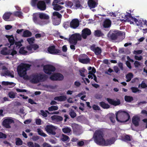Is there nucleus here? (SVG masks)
<instances>
[{
    "instance_id": "1",
    "label": "nucleus",
    "mask_w": 147,
    "mask_h": 147,
    "mask_svg": "<svg viewBox=\"0 0 147 147\" xmlns=\"http://www.w3.org/2000/svg\"><path fill=\"white\" fill-rule=\"evenodd\" d=\"M30 65L27 64H21L18 67V71L19 76L21 77L29 80L32 83H36L42 80L45 76L41 74H34L29 76H27L26 71L29 69Z\"/></svg>"
},
{
    "instance_id": "2",
    "label": "nucleus",
    "mask_w": 147,
    "mask_h": 147,
    "mask_svg": "<svg viewBox=\"0 0 147 147\" xmlns=\"http://www.w3.org/2000/svg\"><path fill=\"white\" fill-rule=\"evenodd\" d=\"M103 136L104 134L102 129H99L95 131L93 138L94 142L97 144L102 146L111 145L113 144L115 141L114 138L105 141Z\"/></svg>"
},
{
    "instance_id": "3",
    "label": "nucleus",
    "mask_w": 147,
    "mask_h": 147,
    "mask_svg": "<svg viewBox=\"0 0 147 147\" xmlns=\"http://www.w3.org/2000/svg\"><path fill=\"white\" fill-rule=\"evenodd\" d=\"M130 116L126 111L120 110L116 113V119L121 123H125L129 119Z\"/></svg>"
},
{
    "instance_id": "4",
    "label": "nucleus",
    "mask_w": 147,
    "mask_h": 147,
    "mask_svg": "<svg viewBox=\"0 0 147 147\" xmlns=\"http://www.w3.org/2000/svg\"><path fill=\"white\" fill-rule=\"evenodd\" d=\"M22 46L20 42H16L14 48L12 49H7L6 47L3 48L1 51V54L3 55H10L13 56L17 53V51L15 50V48L18 49Z\"/></svg>"
},
{
    "instance_id": "5",
    "label": "nucleus",
    "mask_w": 147,
    "mask_h": 147,
    "mask_svg": "<svg viewBox=\"0 0 147 147\" xmlns=\"http://www.w3.org/2000/svg\"><path fill=\"white\" fill-rule=\"evenodd\" d=\"M81 40V36L80 34L75 33L72 35L69 39L70 49L73 51L75 50V45H76L78 40Z\"/></svg>"
},
{
    "instance_id": "6",
    "label": "nucleus",
    "mask_w": 147,
    "mask_h": 147,
    "mask_svg": "<svg viewBox=\"0 0 147 147\" xmlns=\"http://www.w3.org/2000/svg\"><path fill=\"white\" fill-rule=\"evenodd\" d=\"M110 38L112 40L118 39L119 41H121L125 38V33L120 31H115L110 34Z\"/></svg>"
},
{
    "instance_id": "7",
    "label": "nucleus",
    "mask_w": 147,
    "mask_h": 147,
    "mask_svg": "<svg viewBox=\"0 0 147 147\" xmlns=\"http://www.w3.org/2000/svg\"><path fill=\"white\" fill-rule=\"evenodd\" d=\"M124 18L126 19L127 22H130L131 24H133L134 21L138 26H142V22H144V20L143 19L137 20L135 18L133 17L130 13L127 12V15H125Z\"/></svg>"
},
{
    "instance_id": "8",
    "label": "nucleus",
    "mask_w": 147,
    "mask_h": 147,
    "mask_svg": "<svg viewBox=\"0 0 147 147\" xmlns=\"http://www.w3.org/2000/svg\"><path fill=\"white\" fill-rule=\"evenodd\" d=\"M57 127L51 125H47V132L50 135H55L56 133L55 132L57 129Z\"/></svg>"
},
{
    "instance_id": "9",
    "label": "nucleus",
    "mask_w": 147,
    "mask_h": 147,
    "mask_svg": "<svg viewBox=\"0 0 147 147\" xmlns=\"http://www.w3.org/2000/svg\"><path fill=\"white\" fill-rule=\"evenodd\" d=\"M71 126L72 127L74 133L76 135H80L81 134L82 127L78 125L73 123L72 124Z\"/></svg>"
},
{
    "instance_id": "10",
    "label": "nucleus",
    "mask_w": 147,
    "mask_h": 147,
    "mask_svg": "<svg viewBox=\"0 0 147 147\" xmlns=\"http://www.w3.org/2000/svg\"><path fill=\"white\" fill-rule=\"evenodd\" d=\"M79 61L84 64H87L90 62V59L88 56L86 54H82L80 56L78 59Z\"/></svg>"
},
{
    "instance_id": "11",
    "label": "nucleus",
    "mask_w": 147,
    "mask_h": 147,
    "mask_svg": "<svg viewBox=\"0 0 147 147\" xmlns=\"http://www.w3.org/2000/svg\"><path fill=\"white\" fill-rule=\"evenodd\" d=\"M2 69L5 71L4 72L1 73V75L2 76H8L11 78L14 77V72L13 71H11L7 70V68L4 66H2Z\"/></svg>"
},
{
    "instance_id": "12",
    "label": "nucleus",
    "mask_w": 147,
    "mask_h": 147,
    "mask_svg": "<svg viewBox=\"0 0 147 147\" xmlns=\"http://www.w3.org/2000/svg\"><path fill=\"white\" fill-rule=\"evenodd\" d=\"M90 49L97 55H100L102 52L101 48L94 44L90 46Z\"/></svg>"
},
{
    "instance_id": "13",
    "label": "nucleus",
    "mask_w": 147,
    "mask_h": 147,
    "mask_svg": "<svg viewBox=\"0 0 147 147\" xmlns=\"http://www.w3.org/2000/svg\"><path fill=\"white\" fill-rule=\"evenodd\" d=\"M47 51L49 53L52 54H59V53H61L60 51L58 49H55L54 46L49 47L48 48Z\"/></svg>"
},
{
    "instance_id": "14",
    "label": "nucleus",
    "mask_w": 147,
    "mask_h": 147,
    "mask_svg": "<svg viewBox=\"0 0 147 147\" xmlns=\"http://www.w3.org/2000/svg\"><path fill=\"white\" fill-rule=\"evenodd\" d=\"M26 49L28 50V54L33 53L34 51L38 48L39 47L36 44L30 45L27 46Z\"/></svg>"
},
{
    "instance_id": "15",
    "label": "nucleus",
    "mask_w": 147,
    "mask_h": 147,
    "mask_svg": "<svg viewBox=\"0 0 147 147\" xmlns=\"http://www.w3.org/2000/svg\"><path fill=\"white\" fill-rule=\"evenodd\" d=\"M14 123V121L12 119L7 118L4 120L3 122V124L6 128H10L11 127L10 125Z\"/></svg>"
},
{
    "instance_id": "16",
    "label": "nucleus",
    "mask_w": 147,
    "mask_h": 147,
    "mask_svg": "<svg viewBox=\"0 0 147 147\" xmlns=\"http://www.w3.org/2000/svg\"><path fill=\"white\" fill-rule=\"evenodd\" d=\"M79 25V22L78 19L75 18L73 19L70 24V27L74 29H76Z\"/></svg>"
},
{
    "instance_id": "17",
    "label": "nucleus",
    "mask_w": 147,
    "mask_h": 147,
    "mask_svg": "<svg viewBox=\"0 0 147 147\" xmlns=\"http://www.w3.org/2000/svg\"><path fill=\"white\" fill-rule=\"evenodd\" d=\"M91 34V30L88 28H85L82 30V33L81 36L84 39H86L87 37L90 35Z\"/></svg>"
},
{
    "instance_id": "18",
    "label": "nucleus",
    "mask_w": 147,
    "mask_h": 147,
    "mask_svg": "<svg viewBox=\"0 0 147 147\" xmlns=\"http://www.w3.org/2000/svg\"><path fill=\"white\" fill-rule=\"evenodd\" d=\"M37 8L41 11H43L45 9L46 5L44 1H38L36 5Z\"/></svg>"
},
{
    "instance_id": "19",
    "label": "nucleus",
    "mask_w": 147,
    "mask_h": 147,
    "mask_svg": "<svg viewBox=\"0 0 147 147\" xmlns=\"http://www.w3.org/2000/svg\"><path fill=\"white\" fill-rule=\"evenodd\" d=\"M98 0H88V3L90 9L94 8L97 6Z\"/></svg>"
},
{
    "instance_id": "20",
    "label": "nucleus",
    "mask_w": 147,
    "mask_h": 147,
    "mask_svg": "<svg viewBox=\"0 0 147 147\" xmlns=\"http://www.w3.org/2000/svg\"><path fill=\"white\" fill-rule=\"evenodd\" d=\"M51 118L53 122L56 123L62 121L63 119L62 117L57 115H54L51 116Z\"/></svg>"
},
{
    "instance_id": "21",
    "label": "nucleus",
    "mask_w": 147,
    "mask_h": 147,
    "mask_svg": "<svg viewBox=\"0 0 147 147\" xmlns=\"http://www.w3.org/2000/svg\"><path fill=\"white\" fill-rule=\"evenodd\" d=\"M47 74H50L52 72H54L55 70V67L51 65L47 64Z\"/></svg>"
},
{
    "instance_id": "22",
    "label": "nucleus",
    "mask_w": 147,
    "mask_h": 147,
    "mask_svg": "<svg viewBox=\"0 0 147 147\" xmlns=\"http://www.w3.org/2000/svg\"><path fill=\"white\" fill-rule=\"evenodd\" d=\"M106 100L110 104L115 106L119 105L120 104V101L119 99L115 100L109 98H107Z\"/></svg>"
},
{
    "instance_id": "23",
    "label": "nucleus",
    "mask_w": 147,
    "mask_h": 147,
    "mask_svg": "<svg viewBox=\"0 0 147 147\" xmlns=\"http://www.w3.org/2000/svg\"><path fill=\"white\" fill-rule=\"evenodd\" d=\"M5 37L8 38V41L10 44L9 46H8L9 47H10V46L14 45L15 42V40L14 38L12 35L10 36L8 35H5Z\"/></svg>"
},
{
    "instance_id": "24",
    "label": "nucleus",
    "mask_w": 147,
    "mask_h": 147,
    "mask_svg": "<svg viewBox=\"0 0 147 147\" xmlns=\"http://www.w3.org/2000/svg\"><path fill=\"white\" fill-rule=\"evenodd\" d=\"M111 25V21L109 19H106L104 21L103 23V26L105 28L110 27Z\"/></svg>"
},
{
    "instance_id": "25",
    "label": "nucleus",
    "mask_w": 147,
    "mask_h": 147,
    "mask_svg": "<svg viewBox=\"0 0 147 147\" xmlns=\"http://www.w3.org/2000/svg\"><path fill=\"white\" fill-rule=\"evenodd\" d=\"M140 121V118L138 117L134 116L132 118V123L136 126H138L139 125Z\"/></svg>"
},
{
    "instance_id": "26",
    "label": "nucleus",
    "mask_w": 147,
    "mask_h": 147,
    "mask_svg": "<svg viewBox=\"0 0 147 147\" xmlns=\"http://www.w3.org/2000/svg\"><path fill=\"white\" fill-rule=\"evenodd\" d=\"M67 99V96H56L54 98L55 100L59 101H64Z\"/></svg>"
},
{
    "instance_id": "27",
    "label": "nucleus",
    "mask_w": 147,
    "mask_h": 147,
    "mask_svg": "<svg viewBox=\"0 0 147 147\" xmlns=\"http://www.w3.org/2000/svg\"><path fill=\"white\" fill-rule=\"evenodd\" d=\"M62 130L64 133L68 135H70L72 133L71 130L70 128L68 127H65L62 129Z\"/></svg>"
},
{
    "instance_id": "28",
    "label": "nucleus",
    "mask_w": 147,
    "mask_h": 147,
    "mask_svg": "<svg viewBox=\"0 0 147 147\" xmlns=\"http://www.w3.org/2000/svg\"><path fill=\"white\" fill-rule=\"evenodd\" d=\"M62 16L59 12L57 11L54 12L52 16V19H55L57 18L60 19L61 18Z\"/></svg>"
},
{
    "instance_id": "29",
    "label": "nucleus",
    "mask_w": 147,
    "mask_h": 147,
    "mask_svg": "<svg viewBox=\"0 0 147 147\" xmlns=\"http://www.w3.org/2000/svg\"><path fill=\"white\" fill-rule=\"evenodd\" d=\"M52 5L53 6V9L55 11H59L63 8V6H60L58 4L55 3V4L53 3L52 4Z\"/></svg>"
},
{
    "instance_id": "30",
    "label": "nucleus",
    "mask_w": 147,
    "mask_h": 147,
    "mask_svg": "<svg viewBox=\"0 0 147 147\" xmlns=\"http://www.w3.org/2000/svg\"><path fill=\"white\" fill-rule=\"evenodd\" d=\"M12 14V13L11 12H6L3 15V18L5 21H7Z\"/></svg>"
},
{
    "instance_id": "31",
    "label": "nucleus",
    "mask_w": 147,
    "mask_h": 147,
    "mask_svg": "<svg viewBox=\"0 0 147 147\" xmlns=\"http://www.w3.org/2000/svg\"><path fill=\"white\" fill-rule=\"evenodd\" d=\"M80 0H74L73 3L75 4L76 9L80 8L82 9V7L80 4Z\"/></svg>"
},
{
    "instance_id": "32",
    "label": "nucleus",
    "mask_w": 147,
    "mask_h": 147,
    "mask_svg": "<svg viewBox=\"0 0 147 147\" xmlns=\"http://www.w3.org/2000/svg\"><path fill=\"white\" fill-rule=\"evenodd\" d=\"M56 86L55 85L53 86H47V91L53 92L55 91V89L56 88Z\"/></svg>"
},
{
    "instance_id": "33",
    "label": "nucleus",
    "mask_w": 147,
    "mask_h": 147,
    "mask_svg": "<svg viewBox=\"0 0 147 147\" xmlns=\"http://www.w3.org/2000/svg\"><path fill=\"white\" fill-rule=\"evenodd\" d=\"M100 106L102 108L105 109H108L110 108V106L107 103L103 102H101L99 103Z\"/></svg>"
},
{
    "instance_id": "34",
    "label": "nucleus",
    "mask_w": 147,
    "mask_h": 147,
    "mask_svg": "<svg viewBox=\"0 0 147 147\" xmlns=\"http://www.w3.org/2000/svg\"><path fill=\"white\" fill-rule=\"evenodd\" d=\"M26 48L22 47L20 48L19 50V53L23 55H26L28 54V52L26 50Z\"/></svg>"
},
{
    "instance_id": "35",
    "label": "nucleus",
    "mask_w": 147,
    "mask_h": 147,
    "mask_svg": "<svg viewBox=\"0 0 147 147\" xmlns=\"http://www.w3.org/2000/svg\"><path fill=\"white\" fill-rule=\"evenodd\" d=\"M38 14H37V13L34 14L33 16V20L34 22L36 24H38L39 21V19Z\"/></svg>"
},
{
    "instance_id": "36",
    "label": "nucleus",
    "mask_w": 147,
    "mask_h": 147,
    "mask_svg": "<svg viewBox=\"0 0 147 147\" xmlns=\"http://www.w3.org/2000/svg\"><path fill=\"white\" fill-rule=\"evenodd\" d=\"M53 24L55 26H57L60 24L61 23V19L59 18L52 19Z\"/></svg>"
},
{
    "instance_id": "37",
    "label": "nucleus",
    "mask_w": 147,
    "mask_h": 147,
    "mask_svg": "<svg viewBox=\"0 0 147 147\" xmlns=\"http://www.w3.org/2000/svg\"><path fill=\"white\" fill-rule=\"evenodd\" d=\"M133 75L131 73H129L127 74L126 76V78L127 79L126 81L128 82L130 81L131 79L133 78Z\"/></svg>"
},
{
    "instance_id": "38",
    "label": "nucleus",
    "mask_w": 147,
    "mask_h": 147,
    "mask_svg": "<svg viewBox=\"0 0 147 147\" xmlns=\"http://www.w3.org/2000/svg\"><path fill=\"white\" fill-rule=\"evenodd\" d=\"M31 33L28 30H26L23 32V36L25 37H28L31 35Z\"/></svg>"
},
{
    "instance_id": "39",
    "label": "nucleus",
    "mask_w": 147,
    "mask_h": 147,
    "mask_svg": "<svg viewBox=\"0 0 147 147\" xmlns=\"http://www.w3.org/2000/svg\"><path fill=\"white\" fill-rule=\"evenodd\" d=\"M94 35L97 37H99L103 35V34L99 30H96L94 32Z\"/></svg>"
},
{
    "instance_id": "40",
    "label": "nucleus",
    "mask_w": 147,
    "mask_h": 147,
    "mask_svg": "<svg viewBox=\"0 0 147 147\" xmlns=\"http://www.w3.org/2000/svg\"><path fill=\"white\" fill-rule=\"evenodd\" d=\"M56 75H57V80L61 81L63 79L64 77L61 74L59 73H56Z\"/></svg>"
},
{
    "instance_id": "41",
    "label": "nucleus",
    "mask_w": 147,
    "mask_h": 147,
    "mask_svg": "<svg viewBox=\"0 0 147 147\" xmlns=\"http://www.w3.org/2000/svg\"><path fill=\"white\" fill-rule=\"evenodd\" d=\"M2 84H3L4 85H11L13 87L16 84L13 82H5L3 81L2 82Z\"/></svg>"
},
{
    "instance_id": "42",
    "label": "nucleus",
    "mask_w": 147,
    "mask_h": 147,
    "mask_svg": "<svg viewBox=\"0 0 147 147\" xmlns=\"http://www.w3.org/2000/svg\"><path fill=\"white\" fill-rule=\"evenodd\" d=\"M125 100L127 102H131L133 100V98L130 96H125Z\"/></svg>"
},
{
    "instance_id": "43",
    "label": "nucleus",
    "mask_w": 147,
    "mask_h": 147,
    "mask_svg": "<svg viewBox=\"0 0 147 147\" xmlns=\"http://www.w3.org/2000/svg\"><path fill=\"white\" fill-rule=\"evenodd\" d=\"M61 140L63 142H68L69 140V138L68 136L64 134H63Z\"/></svg>"
},
{
    "instance_id": "44",
    "label": "nucleus",
    "mask_w": 147,
    "mask_h": 147,
    "mask_svg": "<svg viewBox=\"0 0 147 147\" xmlns=\"http://www.w3.org/2000/svg\"><path fill=\"white\" fill-rule=\"evenodd\" d=\"M132 92L134 93H140L141 91V90L138 89L137 88L134 87H132L131 88Z\"/></svg>"
},
{
    "instance_id": "45",
    "label": "nucleus",
    "mask_w": 147,
    "mask_h": 147,
    "mask_svg": "<svg viewBox=\"0 0 147 147\" xmlns=\"http://www.w3.org/2000/svg\"><path fill=\"white\" fill-rule=\"evenodd\" d=\"M38 14L39 18L41 19H46V14L42 13H37Z\"/></svg>"
},
{
    "instance_id": "46",
    "label": "nucleus",
    "mask_w": 147,
    "mask_h": 147,
    "mask_svg": "<svg viewBox=\"0 0 147 147\" xmlns=\"http://www.w3.org/2000/svg\"><path fill=\"white\" fill-rule=\"evenodd\" d=\"M56 73L52 74L50 76V79L52 80H57Z\"/></svg>"
},
{
    "instance_id": "47",
    "label": "nucleus",
    "mask_w": 147,
    "mask_h": 147,
    "mask_svg": "<svg viewBox=\"0 0 147 147\" xmlns=\"http://www.w3.org/2000/svg\"><path fill=\"white\" fill-rule=\"evenodd\" d=\"M58 107L57 106H52L48 108V110L49 111H55L58 110Z\"/></svg>"
},
{
    "instance_id": "48",
    "label": "nucleus",
    "mask_w": 147,
    "mask_h": 147,
    "mask_svg": "<svg viewBox=\"0 0 147 147\" xmlns=\"http://www.w3.org/2000/svg\"><path fill=\"white\" fill-rule=\"evenodd\" d=\"M16 94V93L11 91L9 92L8 96L10 98H14Z\"/></svg>"
},
{
    "instance_id": "49",
    "label": "nucleus",
    "mask_w": 147,
    "mask_h": 147,
    "mask_svg": "<svg viewBox=\"0 0 147 147\" xmlns=\"http://www.w3.org/2000/svg\"><path fill=\"white\" fill-rule=\"evenodd\" d=\"M69 115L72 118H75L76 115V113L74 110L71 109L69 112Z\"/></svg>"
},
{
    "instance_id": "50",
    "label": "nucleus",
    "mask_w": 147,
    "mask_h": 147,
    "mask_svg": "<svg viewBox=\"0 0 147 147\" xmlns=\"http://www.w3.org/2000/svg\"><path fill=\"white\" fill-rule=\"evenodd\" d=\"M27 41L29 43V44L31 45L34 42L35 39L34 38L32 37L28 38L27 39Z\"/></svg>"
},
{
    "instance_id": "51",
    "label": "nucleus",
    "mask_w": 147,
    "mask_h": 147,
    "mask_svg": "<svg viewBox=\"0 0 147 147\" xmlns=\"http://www.w3.org/2000/svg\"><path fill=\"white\" fill-rule=\"evenodd\" d=\"M14 14L15 16H18L20 18H22V13L20 11L14 12Z\"/></svg>"
},
{
    "instance_id": "52",
    "label": "nucleus",
    "mask_w": 147,
    "mask_h": 147,
    "mask_svg": "<svg viewBox=\"0 0 147 147\" xmlns=\"http://www.w3.org/2000/svg\"><path fill=\"white\" fill-rule=\"evenodd\" d=\"M115 116L114 114H111V116L109 117V119L111 120V122L114 124L115 122Z\"/></svg>"
},
{
    "instance_id": "53",
    "label": "nucleus",
    "mask_w": 147,
    "mask_h": 147,
    "mask_svg": "<svg viewBox=\"0 0 147 147\" xmlns=\"http://www.w3.org/2000/svg\"><path fill=\"white\" fill-rule=\"evenodd\" d=\"M73 3L70 1H68L66 4L65 6L68 8H71L73 6Z\"/></svg>"
},
{
    "instance_id": "54",
    "label": "nucleus",
    "mask_w": 147,
    "mask_h": 147,
    "mask_svg": "<svg viewBox=\"0 0 147 147\" xmlns=\"http://www.w3.org/2000/svg\"><path fill=\"white\" fill-rule=\"evenodd\" d=\"M22 141L19 138L17 139L16 142V145L18 146L22 145Z\"/></svg>"
},
{
    "instance_id": "55",
    "label": "nucleus",
    "mask_w": 147,
    "mask_h": 147,
    "mask_svg": "<svg viewBox=\"0 0 147 147\" xmlns=\"http://www.w3.org/2000/svg\"><path fill=\"white\" fill-rule=\"evenodd\" d=\"M37 132L38 133V134L41 136H45L46 135L40 129H37Z\"/></svg>"
},
{
    "instance_id": "56",
    "label": "nucleus",
    "mask_w": 147,
    "mask_h": 147,
    "mask_svg": "<svg viewBox=\"0 0 147 147\" xmlns=\"http://www.w3.org/2000/svg\"><path fill=\"white\" fill-rule=\"evenodd\" d=\"M134 65L136 67H138L140 66L141 63L136 61L134 63Z\"/></svg>"
},
{
    "instance_id": "57",
    "label": "nucleus",
    "mask_w": 147,
    "mask_h": 147,
    "mask_svg": "<svg viewBox=\"0 0 147 147\" xmlns=\"http://www.w3.org/2000/svg\"><path fill=\"white\" fill-rule=\"evenodd\" d=\"M92 107L93 109L95 110H99L100 109V107L98 106L95 105H93Z\"/></svg>"
},
{
    "instance_id": "58",
    "label": "nucleus",
    "mask_w": 147,
    "mask_h": 147,
    "mask_svg": "<svg viewBox=\"0 0 147 147\" xmlns=\"http://www.w3.org/2000/svg\"><path fill=\"white\" fill-rule=\"evenodd\" d=\"M141 86L142 88H145L147 87V85L145 83V82L144 81H143L142 82L141 84Z\"/></svg>"
},
{
    "instance_id": "59",
    "label": "nucleus",
    "mask_w": 147,
    "mask_h": 147,
    "mask_svg": "<svg viewBox=\"0 0 147 147\" xmlns=\"http://www.w3.org/2000/svg\"><path fill=\"white\" fill-rule=\"evenodd\" d=\"M142 51H143L142 50L134 51L133 52V53L135 55L140 54H141Z\"/></svg>"
},
{
    "instance_id": "60",
    "label": "nucleus",
    "mask_w": 147,
    "mask_h": 147,
    "mask_svg": "<svg viewBox=\"0 0 147 147\" xmlns=\"http://www.w3.org/2000/svg\"><path fill=\"white\" fill-rule=\"evenodd\" d=\"M96 69L94 67H93L91 70L88 72V74H94L96 73Z\"/></svg>"
},
{
    "instance_id": "61",
    "label": "nucleus",
    "mask_w": 147,
    "mask_h": 147,
    "mask_svg": "<svg viewBox=\"0 0 147 147\" xmlns=\"http://www.w3.org/2000/svg\"><path fill=\"white\" fill-rule=\"evenodd\" d=\"M7 136L6 134H3L1 132H0V139H5L6 138Z\"/></svg>"
},
{
    "instance_id": "62",
    "label": "nucleus",
    "mask_w": 147,
    "mask_h": 147,
    "mask_svg": "<svg viewBox=\"0 0 147 147\" xmlns=\"http://www.w3.org/2000/svg\"><path fill=\"white\" fill-rule=\"evenodd\" d=\"M38 0H32L31 5L33 6H35L36 5V3Z\"/></svg>"
},
{
    "instance_id": "63",
    "label": "nucleus",
    "mask_w": 147,
    "mask_h": 147,
    "mask_svg": "<svg viewBox=\"0 0 147 147\" xmlns=\"http://www.w3.org/2000/svg\"><path fill=\"white\" fill-rule=\"evenodd\" d=\"M63 26L64 28L67 29L69 26V24L68 22H64L63 24Z\"/></svg>"
},
{
    "instance_id": "64",
    "label": "nucleus",
    "mask_w": 147,
    "mask_h": 147,
    "mask_svg": "<svg viewBox=\"0 0 147 147\" xmlns=\"http://www.w3.org/2000/svg\"><path fill=\"white\" fill-rule=\"evenodd\" d=\"M41 121L40 119H36V124L38 125H40L41 124Z\"/></svg>"
}]
</instances>
